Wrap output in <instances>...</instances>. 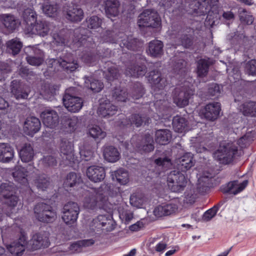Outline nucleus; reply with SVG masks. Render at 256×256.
<instances>
[{"label":"nucleus","instance_id":"1","mask_svg":"<svg viewBox=\"0 0 256 256\" xmlns=\"http://www.w3.org/2000/svg\"><path fill=\"white\" fill-rule=\"evenodd\" d=\"M252 140L250 135L246 134L241 137L237 142L228 140L222 141L220 143L218 150L214 152V156L222 164H230L235 157L242 154L237 145L241 148H244L250 144Z\"/></svg>","mask_w":256,"mask_h":256},{"label":"nucleus","instance_id":"2","mask_svg":"<svg viewBox=\"0 0 256 256\" xmlns=\"http://www.w3.org/2000/svg\"><path fill=\"white\" fill-rule=\"evenodd\" d=\"M109 189V186L105 184H102L98 189H92L84 198V206L88 208L94 209L98 202L106 201Z\"/></svg>","mask_w":256,"mask_h":256},{"label":"nucleus","instance_id":"3","mask_svg":"<svg viewBox=\"0 0 256 256\" xmlns=\"http://www.w3.org/2000/svg\"><path fill=\"white\" fill-rule=\"evenodd\" d=\"M102 37L105 42L116 43L122 42V43L120 44L121 46L122 44H123L128 49L132 50H136L137 46L140 44L137 39L132 38V37H128L122 32H120L118 36H115L114 32L107 30L104 33Z\"/></svg>","mask_w":256,"mask_h":256},{"label":"nucleus","instance_id":"4","mask_svg":"<svg viewBox=\"0 0 256 256\" xmlns=\"http://www.w3.org/2000/svg\"><path fill=\"white\" fill-rule=\"evenodd\" d=\"M34 211L36 218L40 222H52L56 218V211L50 205L44 202L37 204Z\"/></svg>","mask_w":256,"mask_h":256},{"label":"nucleus","instance_id":"5","mask_svg":"<svg viewBox=\"0 0 256 256\" xmlns=\"http://www.w3.org/2000/svg\"><path fill=\"white\" fill-rule=\"evenodd\" d=\"M138 24L140 27L156 28L160 24V18L157 12L146 10L138 16Z\"/></svg>","mask_w":256,"mask_h":256},{"label":"nucleus","instance_id":"6","mask_svg":"<svg viewBox=\"0 0 256 256\" xmlns=\"http://www.w3.org/2000/svg\"><path fill=\"white\" fill-rule=\"evenodd\" d=\"M16 190L14 184L10 182L2 183L0 186V196L5 199V203L11 208H14L18 201Z\"/></svg>","mask_w":256,"mask_h":256},{"label":"nucleus","instance_id":"7","mask_svg":"<svg viewBox=\"0 0 256 256\" xmlns=\"http://www.w3.org/2000/svg\"><path fill=\"white\" fill-rule=\"evenodd\" d=\"M80 212V208L78 204L69 202L63 208L62 219L68 225L74 224L77 220Z\"/></svg>","mask_w":256,"mask_h":256},{"label":"nucleus","instance_id":"8","mask_svg":"<svg viewBox=\"0 0 256 256\" xmlns=\"http://www.w3.org/2000/svg\"><path fill=\"white\" fill-rule=\"evenodd\" d=\"M73 144L68 140L62 138L60 143V156L66 165L74 162L75 157L74 154Z\"/></svg>","mask_w":256,"mask_h":256},{"label":"nucleus","instance_id":"9","mask_svg":"<svg viewBox=\"0 0 256 256\" xmlns=\"http://www.w3.org/2000/svg\"><path fill=\"white\" fill-rule=\"evenodd\" d=\"M48 238L44 233L37 232L34 234L28 241L27 250L34 251L47 248L50 245Z\"/></svg>","mask_w":256,"mask_h":256},{"label":"nucleus","instance_id":"10","mask_svg":"<svg viewBox=\"0 0 256 256\" xmlns=\"http://www.w3.org/2000/svg\"><path fill=\"white\" fill-rule=\"evenodd\" d=\"M192 94L191 90L176 88L172 92L174 102L179 107H184L188 104L189 99Z\"/></svg>","mask_w":256,"mask_h":256},{"label":"nucleus","instance_id":"11","mask_svg":"<svg viewBox=\"0 0 256 256\" xmlns=\"http://www.w3.org/2000/svg\"><path fill=\"white\" fill-rule=\"evenodd\" d=\"M50 28L51 25L50 22L44 20H40L32 26H30L29 28H26V32L28 34L44 37L49 34Z\"/></svg>","mask_w":256,"mask_h":256},{"label":"nucleus","instance_id":"12","mask_svg":"<svg viewBox=\"0 0 256 256\" xmlns=\"http://www.w3.org/2000/svg\"><path fill=\"white\" fill-rule=\"evenodd\" d=\"M28 240L26 234L21 232L19 238L8 245L7 248L12 254L19 255L27 250Z\"/></svg>","mask_w":256,"mask_h":256},{"label":"nucleus","instance_id":"13","mask_svg":"<svg viewBox=\"0 0 256 256\" xmlns=\"http://www.w3.org/2000/svg\"><path fill=\"white\" fill-rule=\"evenodd\" d=\"M63 103L66 109L72 112H78L83 106V101L81 98L72 96L68 92L63 97Z\"/></svg>","mask_w":256,"mask_h":256},{"label":"nucleus","instance_id":"14","mask_svg":"<svg viewBox=\"0 0 256 256\" xmlns=\"http://www.w3.org/2000/svg\"><path fill=\"white\" fill-rule=\"evenodd\" d=\"M40 117L44 124L51 128L56 127L59 122V116L57 112L52 110H44L41 113Z\"/></svg>","mask_w":256,"mask_h":256},{"label":"nucleus","instance_id":"15","mask_svg":"<svg viewBox=\"0 0 256 256\" xmlns=\"http://www.w3.org/2000/svg\"><path fill=\"white\" fill-rule=\"evenodd\" d=\"M41 127L40 120L35 116H30L26 118L23 126L24 132L27 135L32 136L38 132Z\"/></svg>","mask_w":256,"mask_h":256},{"label":"nucleus","instance_id":"16","mask_svg":"<svg viewBox=\"0 0 256 256\" xmlns=\"http://www.w3.org/2000/svg\"><path fill=\"white\" fill-rule=\"evenodd\" d=\"M78 122V118L76 116H64L61 120V130L66 133H72L77 129Z\"/></svg>","mask_w":256,"mask_h":256},{"label":"nucleus","instance_id":"17","mask_svg":"<svg viewBox=\"0 0 256 256\" xmlns=\"http://www.w3.org/2000/svg\"><path fill=\"white\" fill-rule=\"evenodd\" d=\"M220 110V103L214 102L206 104L202 113L206 120L214 121L219 116Z\"/></svg>","mask_w":256,"mask_h":256},{"label":"nucleus","instance_id":"18","mask_svg":"<svg viewBox=\"0 0 256 256\" xmlns=\"http://www.w3.org/2000/svg\"><path fill=\"white\" fill-rule=\"evenodd\" d=\"M118 110L116 106L114 105L108 100L102 102L98 110V114L103 118H109L116 114Z\"/></svg>","mask_w":256,"mask_h":256},{"label":"nucleus","instance_id":"19","mask_svg":"<svg viewBox=\"0 0 256 256\" xmlns=\"http://www.w3.org/2000/svg\"><path fill=\"white\" fill-rule=\"evenodd\" d=\"M86 175L90 180L97 182L104 179L106 174L103 167L92 166L88 168Z\"/></svg>","mask_w":256,"mask_h":256},{"label":"nucleus","instance_id":"20","mask_svg":"<svg viewBox=\"0 0 256 256\" xmlns=\"http://www.w3.org/2000/svg\"><path fill=\"white\" fill-rule=\"evenodd\" d=\"M248 180H245L242 182L238 180H234L229 182L223 188L222 191L224 193L236 194L242 192L248 186Z\"/></svg>","mask_w":256,"mask_h":256},{"label":"nucleus","instance_id":"21","mask_svg":"<svg viewBox=\"0 0 256 256\" xmlns=\"http://www.w3.org/2000/svg\"><path fill=\"white\" fill-rule=\"evenodd\" d=\"M0 22L9 31H13L20 24L19 20L14 16L10 14L0 15Z\"/></svg>","mask_w":256,"mask_h":256},{"label":"nucleus","instance_id":"22","mask_svg":"<svg viewBox=\"0 0 256 256\" xmlns=\"http://www.w3.org/2000/svg\"><path fill=\"white\" fill-rule=\"evenodd\" d=\"M150 118L142 117L139 114H132L128 118H124L120 122V126H128L135 125L136 127L140 126L144 122L145 124H148Z\"/></svg>","mask_w":256,"mask_h":256},{"label":"nucleus","instance_id":"23","mask_svg":"<svg viewBox=\"0 0 256 256\" xmlns=\"http://www.w3.org/2000/svg\"><path fill=\"white\" fill-rule=\"evenodd\" d=\"M106 220V216L100 215L94 218L89 226V233L92 236H98L102 234L104 220Z\"/></svg>","mask_w":256,"mask_h":256},{"label":"nucleus","instance_id":"24","mask_svg":"<svg viewBox=\"0 0 256 256\" xmlns=\"http://www.w3.org/2000/svg\"><path fill=\"white\" fill-rule=\"evenodd\" d=\"M226 40L233 47L236 48L237 46H245L248 38L242 32L237 31L228 34L226 36Z\"/></svg>","mask_w":256,"mask_h":256},{"label":"nucleus","instance_id":"25","mask_svg":"<svg viewBox=\"0 0 256 256\" xmlns=\"http://www.w3.org/2000/svg\"><path fill=\"white\" fill-rule=\"evenodd\" d=\"M14 148L8 144L0 143V162L8 163L14 157Z\"/></svg>","mask_w":256,"mask_h":256},{"label":"nucleus","instance_id":"26","mask_svg":"<svg viewBox=\"0 0 256 256\" xmlns=\"http://www.w3.org/2000/svg\"><path fill=\"white\" fill-rule=\"evenodd\" d=\"M66 12V18L72 22H78L84 18V12L78 6H69Z\"/></svg>","mask_w":256,"mask_h":256},{"label":"nucleus","instance_id":"27","mask_svg":"<svg viewBox=\"0 0 256 256\" xmlns=\"http://www.w3.org/2000/svg\"><path fill=\"white\" fill-rule=\"evenodd\" d=\"M146 72V68L144 65L134 64L127 66L125 74L128 76L138 78L144 76Z\"/></svg>","mask_w":256,"mask_h":256},{"label":"nucleus","instance_id":"28","mask_svg":"<svg viewBox=\"0 0 256 256\" xmlns=\"http://www.w3.org/2000/svg\"><path fill=\"white\" fill-rule=\"evenodd\" d=\"M51 61L52 64L53 63H58L59 65L67 72H72L78 67L76 61L74 60L72 58L66 57L60 59V60L52 59L50 60V62Z\"/></svg>","mask_w":256,"mask_h":256},{"label":"nucleus","instance_id":"29","mask_svg":"<svg viewBox=\"0 0 256 256\" xmlns=\"http://www.w3.org/2000/svg\"><path fill=\"white\" fill-rule=\"evenodd\" d=\"M163 47L164 44L162 42L158 40H154L149 42L148 48L146 52L151 56L158 58L163 54Z\"/></svg>","mask_w":256,"mask_h":256},{"label":"nucleus","instance_id":"30","mask_svg":"<svg viewBox=\"0 0 256 256\" xmlns=\"http://www.w3.org/2000/svg\"><path fill=\"white\" fill-rule=\"evenodd\" d=\"M167 182L168 184H174V182H179L181 184H180L178 186H174V188L176 190H178V188H182V184H187V180L185 176L177 170H174L170 172L168 176Z\"/></svg>","mask_w":256,"mask_h":256},{"label":"nucleus","instance_id":"31","mask_svg":"<svg viewBox=\"0 0 256 256\" xmlns=\"http://www.w3.org/2000/svg\"><path fill=\"white\" fill-rule=\"evenodd\" d=\"M19 156L22 162H31L34 156V151L32 145L28 143L24 144L19 150Z\"/></svg>","mask_w":256,"mask_h":256},{"label":"nucleus","instance_id":"32","mask_svg":"<svg viewBox=\"0 0 256 256\" xmlns=\"http://www.w3.org/2000/svg\"><path fill=\"white\" fill-rule=\"evenodd\" d=\"M120 3L118 0H106L104 2L106 15L109 18L117 16L119 13Z\"/></svg>","mask_w":256,"mask_h":256},{"label":"nucleus","instance_id":"33","mask_svg":"<svg viewBox=\"0 0 256 256\" xmlns=\"http://www.w3.org/2000/svg\"><path fill=\"white\" fill-rule=\"evenodd\" d=\"M194 160L190 153H186L181 156L178 162V169L186 172L194 166Z\"/></svg>","mask_w":256,"mask_h":256},{"label":"nucleus","instance_id":"34","mask_svg":"<svg viewBox=\"0 0 256 256\" xmlns=\"http://www.w3.org/2000/svg\"><path fill=\"white\" fill-rule=\"evenodd\" d=\"M104 159L108 162H114L120 158V154L118 150L113 146H106L103 150Z\"/></svg>","mask_w":256,"mask_h":256},{"label":"nucleus","instance_id":"35","mask_svg":"<svg viewBox=\"0 0 256 256\" xmlns=\"http://www.w3.org/2000/svg\"><path fill=\"white\" fill-rule=\"evenodd\" d=\"M239 110L244 116L256 117V102H244L240 106Z\"/></svg>","mask_w":256,"mask_h":256},{"label":"nucleus","instance_id":"36","mask_svg":"<svg viewBox=\"0 0 256 256\" xmlns=\"http://www.w3.org/2000/svg\"><path fill=\"white\" fill-rule=\"evenodd\" d=\"M150 82L158 89L164 88L167 84L166 79L161 76V74L158 71H153L150 73L149 80Z\"/></svg>","mask_w":256,"mask_h":256},{"label":"nucleus","instance_id":"37","mask_svg":"<svg viewBox=\"0 0 256 256\" xmlns=\"http://www.w3.org/2000/svg\"><path fill=\"white\" fill-rule=\"evenodd\" d=\"M11 93L16 100L26 99L28 96V92L14 80L12 82Z\"/></svg>","mask_w":256,"mask_h":256},{"label":"nucleus","instance_id":"38","mask_svg":"<svg viewBox=\"0 0 256 256\" xmlns=\"http://www.w3.org/2000/svg\"><path fill=\"white\" fill-rule=\"evenodd\" d=\"M212 60L210 58H202L197 62V74L199 77L206 76L208 72L209 67L212 64Z\"/></svg>","mask_w":256,"mask_h":256},{"label":"nucleus","instance_id":"39","mask_svg":"<svg viewBox=\"0 0 256 256\" xmlns=\"http://www.w3.org/2000/svg\"><path fill=\"white\" fill-rule=\"evenodd\" d=\"M156 142L162 145L168 144L172 138L171 132L167 129H160L156 132Z\"/></svg>","mask_w":256,"mask_h":256},{"label":"nucleus","instance_id":"40","mask_svg":"<svg viewBox=\"0 0 256 256\" xmlns=\"http://www.w3.org/2000/svg\"><path fill=\"white\" fill-rule=\"evenodd\" d=\"M138 148L140 152H148L154 150V140L152 137L148 135H146L144 138L142 140L140 144L138 146Z\"/></svg>","mask_w":256,"mask_h":256},{"label":"nucleus","instance_id":"41","mask_svg":"<svg viewBox=\"0 0 256 256\" xmlns=\"http://www.w3.org/2000/svg\"><path fill=\"white\" fill-rule=\"evenodd\" d=\"M36 16V12L32 8L24 10L23 12V18L26 22V28H29L30 26H32L38 20Z\"/></svg>","mask_w":256,"mask_h":256},{"label":"nucleus","instance_id":"42","mask_svg":"<svg viewBox=\"0 0 256 256\" xmlns=\"http://www.w3.org/2000/svg\"><path fill=\"white\" fill-rule=\"evenodd\" d=\"M112 176L113 180L115 179L120 184H126L128 182V172L123 168H120L112 172Z\"/></svg>","mask_w":256,"mask_h":256},{"label":"nucleus","instance_id":"43","mask_svg":"<svg viewBox=\"0 0 256 256\" xmlns=\"http://www.w3.org/2000/svg\"><path fill=\"white\" fill-rule=\"evenodd\" d=\"M34 52L36 56H28L26 58V60L32 66H39L44 60V53L38 49H35Z\"/></svg>","mask_w":256,"mask_h":256},{"label":"nucleus","instance_id":"44","mask_svg":"<svg viewBox=\"0 0 256 256\" xmlns=\"http://www.w3.org/2000/svg\"><path fill=\"white\" fill-rule=\"evenodd\" d=\"M13 177L16 181L22 184H26L28 183L27 172L24 168L18 166L16 168L14 172L12 173Z\"/></svg>","mask_w":256,"mask_h":256},{"label":"nucleus","instance_id":"45","mask_svg":"<svg viewBox=\"0 0 256 256\" xmlns=\"http://www.w3.org/2000/svg\"><path fill=\"white\" fill-rule=\"evenodd\" d=\"M84 79L85 86L94 92H99L104 88L103 83L98 80L88 77H84Z\"/></svg>","mask_w":256,"mask_h":256},{"label":"nucleus","instance_id":"46","mask_svg":"<svg viewBox=\"0 0 256 256\" xmlns=\"http://www.w3.org/2000/svg\"><path fill=\"white\" fill-rule=\"evenodd\" d=\"M186 120L179 116H174L172 120V125L174 130L178 132H182L184 131L187 126Z\"/></svg>","mask_w":256,"mask_h":256},{"label":"nucleus","instance_id":"47","mask_svg":"<svg viewBox=\"0 0 256 256\" xmlns=\"http://www.w3.org/2000/svg\"><path fill=\"white\" fill-rule=\"evenodd\" d=\"M34 184L38 189L44 190L50 185V178L45 174L38 175L34 180Z\"/></svg>","mask_w":256,"mask_h":256},{"label":"nucleus","instance_id":"48","mask_svg":"<svg viewBox=\"0 0 256 256\" xmlns=\"http://www.w3.org/2000/svg\"><path fill=\"white\" fill-rule=\"evenodd\" d=\"M74 45L77 48L82 46L92 48L94 44L92 43V38H91L86 35H81L80 37L78 36V38L74 40Z\"/></svg>","mask_w":256,"mask_h":256},{"label":"nucleus","instance_id":"49","mask_svg":"<svg viewBox=\"0 0 256 256\" xmlns=\"http://www.w3.org/2000/svg\"><path fill=\"white\" fill-rule=\"evenodd\" d=\"M80 182V176L76 173L71 172L67 175L64 185L66 188H72L79 184Z\"/></svg>","mask_w":256,"mask_h":256},{"label":"nucleus","instance_id":"50","mask_svg":"<svg viewBox=\"0 0 256 256\" xmlns=\"http://www.w3.org/2000/svg\"><path fill=\"white\" fill-rule=\"evenodd\" d=\"M7 48L9 52L13 55L18 54L22 48V44L17 39H12L6 43Z\"/></svg>","mask_w":256,"mask_h":256},{"label":"nucleus","instance_id":"51","mask_svg":"<svg viewBox=\"0 0 256 256\" xmlns=\"http://www.w3.org/2000/svg\"><path fill=\"white\" fill-rule=\"evenodd\" d=\"M84 22L88 28L96 30L100 27L102 20L98 16H93L88 18Z\"/></svg>","mask_w":256,"mask_h":256},{"label":"nucleus","instance_id":"52","mask_svg":"<svg viewBox=\"0 0 256 256\" xmlns=\"http://www.w3.org/2000/svg\"><path fill=\"white\" fill-rule=\"evenodd\" d=\"M238 16L240 22L248 25L252 24L254 22L253 16L248 12L244 8L238 9Z\"/></svg>","mask_w":256,"mask_h":256},{"label":"nucleus","instance_id":"53","mask_svg":"<svg viewBox=\"0 0 256 256\" xmlns=\"http://www.w3.org/2000/svg\"><path fill=\"white\" fill-rule=\"evenodd\" d=\"M128 94L126 90L121 88H115L112 93L114 100L117 102H124L128 98Z\"/></svg>","mask_w":256,"mask_h":256},{"label":"nucleus","instance_id":"54","mask_svg":"<svg viewBox=\"0 0 256 256\" xmlns=\"http://www.w3.org/2000/svg\"><path fill=\"white\" fill-rule=\"evenodd\" d=\"M42 10L44 14L48 16L54 17L57 15L58 6L54 4H45L42 6Z\"/></svg>","mask_w":256,"mask_h":256},{"label":"nucleus","instance_id":"55","mask_svg":"<svg viewBox=\"0 0 256 256\" xmlns=\"http://www.w3.org/2000/svg\"><path fill=\"white\" fill-rule=\"evenodd\" d=\"M89 134L91 137L94 139H102L106 136V132L102 130L101 128L98 126H94L90 128L88 130Z\"/></svg>","mask_w":256,"mask_h":256},{"label":"nucleus","instance_id":"56","mask_svg":"<svg viewBox=\"0 0 256 256\" xmlns=\"http://www.w3.org/2000/svg\"><path fill=\"white\" fill-rule=\"evenodd\" d=\"M104 74L108 82L117 79L120 76L118 70L116 66H114L108 68L107 71L104 72Z\"/></svg>","mask_w":256,"mask_h":256},{"label":"nucleus","instance_id":"57","mask_svg":"<svg viewBox=\"0 0 256 256\" xmlns=\"http://www.w3.org/2000/svg\"><path fill=\"white\" fill-rule=\"evenodd\" d=\"M220 206V204H218L217 205L214 206L212 208L206 210L202 215V220L204 222H208L210 220L216 215Z\"/></svg>","mask_w":256,"mask_h":256},{"label":"nucleus","instance_id":"58","mask_svg":"<svg viewBox=\"0 0 256 256\" xmlns=\"http://www.w3.org/2000/svg\"><path fill=\"white\" fill-rule=\"evenodd\" d=\"M55 92L54 90L49 84H44L42 86L40 90V94L45 99H49L54 96Z\"/></svg>","mask_w":256,"mask_h":256},{"label":"nucleus","instance_id":"59","mask_svg":"<svg viewBox=\"0 0 256 256\" xmlns=\"http://www.w3.org/2000/svg\"><path fill=\"white\" fill-rule=\"evenodd\" d=\"M42 164L45 168L53 167L57 164L56 158L52 155H47L43 157L41 160Z\"/></svg>","mask_w":256,"mask_h":256},{"label":"nucleus","instance_id":"60","mask_svg":"<svg viewBox=\"0 0 256 256\" xmlns=\"http://www.w3.org/2000/svg\"><path fill=\"white\" fill-rule=\"evenodd\" d=\"M144 93V88L140 83L136 82L134 84L132 92V96L134 99H138L142 96Z\"/></svg>","mask_w":256,"mask_h":256},{"label":"nucleus","instance_id":"61","mask_svg":"<svg viewBox=\"0 0 256 256\" xmlns=\"http://www.w3.org/2000/svg\"><path fill=\"white\" fill-rule=\"evenodd\" d=\"M130 202L132 206L140 208L142 206L144 200L140 195L134 194L130 197Z\"/></svg>","mask_w":256,"mask_h":256},{"label":"nucleus","instance_id":"62","mask_svg":"<svg viewBox=\"0 0 256 256\" xmlns=\"http://www.w3.org/2000/svg\"><path fill=\"white\" fill-rule=\"evenodd\" d=\"M222 87L220 85L212 83L210 84L208 93L212 96L218 97L221 93Z\"/></svg>","mask_w":256,"mask_h":256},{"label":"nucleus","instance_id":"63","mask_svg":"<svg viewBox=\"0 0 256 256\" xmlns=\"http://www.w3.org/2000/svg\"><path fill=\"white\" fill-rule=\"evenodd\" d=\"M154 163L158 166H161L164 168H167L172 166L171 160L168 157H160L154 160Z\"/></svg>","mask_w":256,"mask_h":256},{"label":"nucleus","instance_id":"64","mask_svg":"<svg viewBox=\"0 0 256 256\" xmlns=\"http://www.w3.org/2000/svg\"><path fill=\"white\" fill-rule=\"evenodd\" d=\"M245 69L250 75H256V60H252L246 64Z\"/></svg>","mask_w":256,"mask_h":256}]
</instances>
